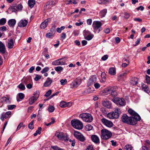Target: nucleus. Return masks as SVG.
<instances>
[{"label":"nucleus","instance_id":"obj_1","mask_svg":"<svg viewBox=\"0 0 150 150\" xmlns=\"http://www.w3.org/2000/svg\"><path fill=\"white\" fill-rule=\"evenodd\" d=\"M122 120L124 123L132 125H134L137 123L134 118L128 117L126 114H124L122 115Z\"/></svg>","mask_w":150,"mask_h":150},{"label":"nucleus","instance_id":"obj_2","mask_svg":"<svg viewBox=\"0 0 150 150\" xmlns=\"http://www.w3.org/2000/svg\"><path fill=\"white\" fill-rule=\"evenodd\" d=\"M79 117L84 122H90L93 120V118L92 115L89 113H85L81 114Z\"/></svg>","mask_w":150,"mask_h":150},{"label":"nucleus","instance_id":"obj_3","mask_svg":"<svg viewBox=\"0 0 150 150\" xmlns=\"http://www.w3.org/2000/svg\"><path fill=\"white\" fill-rule=\"evenodd\" d=\"M71 124L74 128L78 129H81L83 127L82 122L78 120L74 119L72 120Z\"/></svg>","mask_w":150,"mask_h":150},{"label":"nucleus","instance_id":"obj_4","mask_svg":"<svg viewBox=\"0 0 150 150\" xmlns=\"http://www.w3.org/2000/svg\"><path fill=\"white\" fill-rule=\"evenodd\" d=\"M120 110L118 108L115 109L114 111L109 113L107 115V117L110 119L117 118L119 116V111Z\"/></svg>","mask_w":150,"mask_h":150},{"label":"nucleus","instance_id":"obj_5","mask_svg":"<svg viewBox=\"0 0 150 150\" xmlns=\"http://www.w3.org/2000/svg\"><path fill=\"white\" fill-rule=\"evenodd\" d=\"M101 137L104 139H109L112 136V134L110 132L106 129H102L101 130Z\"/></svg>","mask_w":150,"mask_h":150},{"label":"nucleus","instance_id":"obj_6","mask_svg":"<svg viewBox=\"0 0 150 150\" xmlns=\"http://www.w3.org/2000/svg\"><path fill=\"white\" fill-rule=\"evenodd\" d=\"M82 80L80 78L78 77L75 79L70 84L71 87L72 88H77L81 83Z\"/></svg>","mask_w":150,"mask_h":150},{"label":"nucleus","instance_id":"obj_7","mask_svg":"<svg viewBox=\"0 0 150 150\" xmlns=\"http://www.w3.org/2000/svg\"><path fill=\"white\" fill-rule=\"evenodd\" d=\"M128 112L130 115L132 116L131 117L134 118V120H136V122H137V120L139 121L140 120L141 118L139 115L132 109H129L128 110Z\"/></svg>","mask_w":150,"mask_h":150},{"label":"nucleus","instance_id":"obj_8","mask_svg":"<svg viewBox=\"0 0 150 150\" xmlns=\"http://www.w3.org/2000/svg\"><path fill=\"white\" fill-rule=\"evenodd\" d=\"M115 103L121 105H124L125 104V102L124 99L118 97H114L112 100Z\"/></svg>","mask_w":150,"mask_h":150},{"label":"nucleus","instance_id":"obj_9","mask_svg":"<svg viewBox=\"0 0 150 150\" xmlns=\"http://www.w3.org/2000/svg\"><path fill=\"white\" fill-rule=\"evenodd\" d=\"M102 123L105 126L111 127L113 125V123L111 121L108 120L104 118H102L101 120Z\"/></svg>","mask_w":150,"mask_h":150},{"label":"nucleus","instance_id":"obj_10","mask_svg":"<svg viewBox=\"0 0 150 150\" xmlns=\"http://www.w3.org/2000/svg\"><path fill=\"white\" fill-rule=\"evenodd\" d=\"M74 136L80 141L83 142L85 140L84 137L80 132L78 131H75L74 133Z\"/></svg>","mask_w":150,"mask_h":150},{"label":"nucleus","instance_id":"obj_11","mask_svg":"<svg viewBox=\"0 0 150 150\" xmlns=\"http://www.w3.org/2000/svg\"><path fill=\"white\" fill-rule=\"evenodd\" d=\"M102 25V23L99 21H94L93 23L92 26L94 30L98 29Z\"/></svg>","mask_w":150,"mask_h":150},{"label":"nucleus","instance_id":"obj_12","mask_svg":"<svg viewBox=\"0 0 150 150\" xmlns=\"http://www.w3.org/2000/svg\"><path fill=\"white\" fill-rule=\"evenodd\" d=\"M55 135L60 140L64 139L66 140L67 139L66 136L63 132H56Z\"/></svg>","mask_w":150,"mask_h":150},{"label":"nucleus","instance_id":"obj_13","mask_svg":"<svg viewBox=\"0 0 150 150\" xmlns=\"http://www.w3.org/2000/svg\"><path fill=\"white\" fill-rule=\"evenodd\" d=\"M96 79L97 78L95 76H93L91 77L88 81L87 85L89 86L94 84L96 81Z\"/></svg>","mask_w":150,"mask_h":150},{"label":"nucleus","instance_id":"obj_14","mask_svg":"<svg viewBox=\"0 0 150 150\" xmlns=\"http://www.w3.org/2000/svg\"><path fill=\"white\" fill-rule=\"evenodd\" d=\"M23 83L26 85L30 83H32V80L31 77L30 76H27L25 77H24L22 80Z\"/></svg>","mask_w":150,"mask_h":150},{"label":"nucleus","instance_id":"obj_15","mask_svg":"<svg viewBox=\"0 0 150 150\" xmlns=\"http://www.w3.org/2000/svg\"><path fill=\"white\" fill-rule=\"evenodd\" d=\"M0 101L1 103H6L9 104L11 103V100L9 97H3L0 99Z\"/></svg>","mask_w":150,"mask_h":150},{"label":"nucleus","instance_id":"obj_16","mask_svg":"<svg viewBox=\"0 0 150 150\" xmlns=\"http://www.w3.org/2000/svg\"><path fill=\"white\" fill-rule=\"evenodd\" d=\"M28 22L26 20H21L18 23V26L20 27H25L27 25Z\"/></svg>","mask_w":150,"mask_h":150},{"label":"nucleus","instance_id":"obj_17","mask_svg":"<svg viewBox=\"0 0 150 150\" xmlns=\"http://www.w3.org/2000/svg\"><path fill=\"white\" fill-rule=\"evenodd\" d=\"M50 18L46 19L43 23H42L40 27L42 29H44L47 26Z\"/></svg>","mask_w":150,"mask_h":150},{"label":"nucleus","instance_id":"obj_18","mask_svg":"<svg viewBox=\"0 0 150 150\" xmlns=\"http://www.w3.org/2000/svg\"><path fill=\"white\" fill-rule=\"evenodd\" d=\"M6 52V49L4 45L0 41V52L2 54H4Z\"/></svg>","mask_w":150,"mask_h":150},{"label":"nucleus","instance_id":"obj_19","mask_svg":"<svg viewBox=\"0 0 150 150\" xmlns=\"http://www.w3.org/2000/svg\"><path fill=\"white\" fill-rule=\"evenodd\" d=\"M52 80L49 77H48L46 82L44 83V86L45 87H47L50 85L52 83Z\"/></svg>","mask_w":150,"mask_h":150},{"label":"nucleus","instance_id":"obj_20","mask_svg":"<svg viewBox=\"0 0 150 150\" xmlns=\"http://www.w3.org/2000/svg\"><path fill=\"white\" fill-rule=\"evenodd\" d=\"M13 39H11L8 41L7 47L8 48L11 49L13 47Z\"/></svg>","mask_w":150,"mask_h":150},{"label":"nucleus","instance_id":"obj_21","mask_svg":"<svg viewBox=\"0 0 150 150\" xmlns=\"http://www.w3.org/2000/svg\"><path fill=\"white\" fill-rule=\"evenodd\" d=\"M62 59H60L56 60L52 62V64L54 65H62L63 63L60 62V60H62Z\"/></svg>","mask_w":150,"mask_h":150},{"label":"nucleus","instance_id":"obj_22","mask_svg":"<svg viewBox=\"0 0 150 150\" xmlns=\"http://www.w3.org/2000/svg\"><path fill=\"white\" fill-rule=\"evenodd\" d=\"M16 23V21L14 19L9 20L8 22V25L11 27H13Z\"/></svg>","mask_w":150,"mask_h":150},{"label":"nucleus","instance_id":"obj_23","mask_svg":"<svg viewBox=\"0 0 150 150\" xmlns=\"http://www.w3.org/2000/svg\"><path fill=\"white\" fill-rule=\"evenodd\" d=\"M91 138L93 142L96 143H97L99 142L98 137L96 135H93L91 136Z\"/></svg>","mask_w":150,"mask_h":150},{"label":"nucleus","instance_id":"obj_24","mask_svg":"<svg viewBox=\"0 0 150 150\" xmlns=\"http://www.w3.org/2000/svg\"><path fill=\"white\" fill-rule=\"evenodd\" d=\"M102 105L105 107L108 108H110L111 107V104L108 101H104L102 102Z\"/></svg>","mask_w":150,"mask_h":150},{"label":"nucleus","instance_id":"obj_25","mask_svg":"<svg viewBox=\"0 0 150 150\" xmlns=\"http://www.w3.org/2000/svg\"><path fill=\"white\" fill-rule=\"evenodd\" d=\"M142 88L143 90L144 91L147 93L149 92L148 87L144 83L142 84Z\"/></svg>","mask_w":150,"mask_h":150},{"label":"nucleus","instance_id":"obj_26","mask_svg":"<svg viewBox=\"0 0 150 150\" xmlns=\"http://www.w3.org/2000/svg\"><path fill=\"white\" fill-rule=\"evenodd\" d=\"M107 12L106 9H104L100 12V15L101 18L104 17Z\"/></svg>","mask_w":150,"mask_h":150},{"label":"nucleus","instance_id":"obj_27","mask_svg":"<svg viewBox=\"0 0 150 150\" xmlns=\"http://www.w3.org/2000/svg\"><path fill=\"white\" fill-rule=\"evenodd\" d=\"M36 100L33 97H31L29 99V103L30 105H31L33 104Z\"/></svg>","mask_w":150,"mask_h":150},{"label":"nucleus","instance_id":"obj_28","mask_svg":"<svg viewBox=\"0 0 150 150\" xmlns=\"http://www.w3.org/2000/svg\"><path fill=\"white\" fill-rule=\"evenodd\" d=\"M35 4V0H29L28 4L29 6L31 8H32Z\"/></svg>","mask_w":150,"mask_h":150},{"label":"nucleus","instance_id":"obj_29","mask_svg":"<svg viewBox=\"0 0 150 150\" xmlns=\"http://www.w3.org/2000/svg\"><path fill=\"white\" fill-rule=\"evenodd\" d=\"M109 73L111 75H114L116 74V71L114 68H111L109 69Z\"/></svg>","mask_w":150,"mask_h":150},{"label":"nucleus","instance_id":"obj_30","mask_svg":"<svg viewBox=\"0 0 150 150\" xmlns=\"http://www.w3.org/2000/svg\"><path fill=\"white\" fill-rule=\"evenodd\" d=\"M137 79L136 78H132L130 81V83L133 85H136L137 83Z\"/></svg>","mask_w":150,"mask_h":150},{"label":"nucleus","instance_id":"obj_31","mask_svg":"<svg viewBox=\"0 0 150 150\" xmlns=\"http://www.w3.org/2000/svg\"><path fill=\"white\" fill-rule=\"evenodd\" d=\"M112 88L110 87L106 88L104 89V91L107 94H110L111 92H112Z\"/></svg>","mask_w":150,"mask_h":150},{"label":"nucleus","instance_id":"obj_32","mask_svg":"<svg viewBox=\"0 0 150 150\" xmlns=\"http://www.w3.org/2000/svg\"><path fill=\"white\" fill-rule=\"evenodd\" d=\"M8 10L11 12H15L17 11L16 6L10 7L8 8Z\"/></svg>","mask_w":150,"mask_h":150},{"label":"nucleus","instance_id":"obj_33","mask_svg":"<svg viewBox=\"0 0 150 150\" xmlns=\"http://www.w3.org/2000/svg\"><path fill=\"white\" fill-rule=\"evenodd\" d=\"M68 3H67V4H76L78 1L79 0H67Z\"/></svg>","mask_w":150,"mask_h":150},{"label":"nucleus","instance_id":"obj_34","mask_svg":"<svg viewBox=\"0 0 150 150\" xmlns=\"http://www.w3.org/2000/svg\"><path fill=\"white\" fill-rule=\"evenodd\" d=\"M123 14L125 15L124 18L126 19H128L130 17V14L127 12H125L124 13L123 12H122L120 13V15Z\"/></svg>","mask_w":150,"mask_h":150},{"label":"nucleus","instance_id":"obj_35","mask_svg":"<svg viewBox=\"0 0 150 150\" xmlns=\"http://www.w3.org/2000/svg\"><path fill=\"white\" fill-rule=\"evenodd\" d=\"M133 148L131 145L127 144L125 146L124 149L125 150H132Z\"/></svg>","mask_w":150,"mask_h":150},{"label":"nucleus","instance_id":"obj_36","mask_svg":"<svg viewBox=\"0 0 150 150\" xmlns=\"http://www.w3.org/2000/svg\"><path fill=\"white\" fill-rule=\"evenodd\" d=\"M59 106L62 108H64L68 106L67 103L64 101L60 102Z\"/></svg>","mask_w":150,"mask_h":150},{"label":"nucleus","instance_id":"obj_37","mask_svg":"<svg viewBox=\"0 0 150 150\" xmlns=\"http://www.w3.org/2000/svg\"><path fill=\"white\" fill-rule=\"evenodd\" d=\"M93 128V126L89 124L86 125L85 129L86 131H89L91 130Z\"/></svg>","mask_w":150,"mask_h":150},{"label":"nucleus","instance_id":"obj_38","mask_svg":"<svg viewBox=\"0 0 150 150\" xmlns=\"http://www.w3.org/2000/svg\"><path fill=\"white\" fill-rule=\"evenodd\" d=\"M54 4V3L53 1H51L50 2H47L46 4V6H47L50 5V6L48 7V8H49L54 5H55Z\"/></svg>","mask_w":150,"mask_h":150},{"label":"nucleus","instance_id":"obj_39","mask_svg":"<svg viewBox=\"0 0 150 150\" xmlns=\"http://www.w3.org/2000/svg\"><path fill=\"white\" fill-rule=\"evenodd\" d=\"M39 92L38 91H36L34 93V96H33L36 100H37L39 96Z\"/></svg>","mask_w":150,"mask_h":150},{"label":"nucleus","instance_id":"obj_40","mask_svg":"<svg viewBox=\"0 0 150 150\" xmlns=\"http://www.w3.org/2000/svg\"><path fill=\"white\" fill-rule=\"evenodd\" d=\"M6 18H3L0 20V25H4L6 22Z\"/></svg>","mask_w":150,"mask_h":150},{"label":"nucleus","instance_id":"obj_41","mask_svg":"<svg viewBox=\"0 0 150 150\" xmlns=\"http://www.w3.org/2000/svg\"><path fill=\"white\" fill-rule=\"evenodd\" d=\"M18 87L21 90H24L25 88V86L22 83H20L18 85Z\"/></svg>","mask_w":150,"mask_h":150},{"label":"nucleus","instance_id":"obj_42","mask_svg":"<svg viewBox=\"0 0 150 150\" xmlns=\"http://www.w3.org/2000/svg\"><path fill=\"white\" fill-rule=\"evenodd\" d=\"M55 70L57 72L59 71H62L63 68L60 66H58L57 67H55L54 68Z\"/></svg>","mask_w":150,"mask_h":150},{"label":"nucleus","instance_id":"obj_43","mask_svg":"<svg viewBox=\"0 0 150 150\" xmlns=\"http://www.w3.org/2000/svg\"><path fill=\"white\" fill-rule=\"evenodd\" d=\"M67 82V80L66 79H62L60 81V82L62 85H65Z\"/></svg>","mask_w":150,"mask_h":150},{"label":"nucleus","instance_id":"obj_44","mask_svg":"<svg viewBox=\"0 0 150 150\" xmlns=\"http://www.w3.org/2000/svg\"><path fill=\"white\" fill-rule=\"evenodd\" d=\"M51 120H52V121L48 124H47L46 123H45V125H46L47 126H50L52 124H54L55 122V120L53 118H52Z\"/></svg>","mask_w":150,"mask_h":150},{"label":"nucleus","instance_id":"obj_45","mask_svg":"<svg viewBox=\"0 0 150 150\" xmlns=\"http://www.w3.org/2000/svg\"><path fill=\"white\" fill-rule=\"evenodd\" d=\"M54 110V107L52 106H49L48 109V110L50 112H53Z\"/></svg>","mask_w":150,"mask_h":150},{"label":"nucleus","instance_id":"obj_46","mask_svg":"<svg viewBox=\"0 0 150 150\" xmlns=\"http://www.w3.org/2000/svg\"><path fill=\"white\" fill-rule=\"evenodd\" d=\"M93 37V35H89L85 37V38L88 40H89L92 39Z\"/></svg>","mask_w":150,"mask_h":150},{"label":"nucleus","instance_id":"obj_47","mask_svg":"<svg viewBox=\"0 0 150 150\" xmlns=\"http://www.w3.org/2000/svg\"><path fill=\"white\" fill-rule=\"evenodd\" d=\"M65 28V27L64 26H61L60 28H58L57 29V31L58 33H61L62 32V31L64 30Z\"/></svg>","mask_w":150,"mask_h":150},{"label":"nucleus","instance_id":"obj_48","mask_svg":"<svg viewBox=\"0 0 150 150\" xmlns=\"http://www.w3.org/2000/svg\"><path fill=\"white\" fill-rule=\"evenodd\" d=\"M8 110H12L16 107V106L14 105H9L7 106Z\"/></svg>","mask_w":150,"mask_h":150},{"label":"nucleus","instance_id":"obj_49","mask_svg":"<svg viewBox=\"0 0 150 150\" xmlns=\"http://www.w3.org/2000/svg\"><path fill=\"white\" fill-rule=\"evenodd\" d=\"M146 83L148 84H150V76L147 75H146Z\"/></svg>","mask_w":150,"mask_h":150},{"label":"nucleus","instance_id":"obj_50","mask_svg":"<svg viewBox=\"0 0 150 150\" xmlns=\"http://www.w3.org/2000/svg\"><path fill=\"white\" fill-rule=\"evenodd\" d=\"M33 121H32L28 125V128L30 129H33L34 127L33 126Z\"/></svg>","mask_w":150,"mask_h":150},{"label":"nucleus","instance_id":"obj_51","mask_svg":"<svg viewBox=\"0 0 150 150\" xmlns=\"http://www.w3.org/2000/svg\"><path fill=\"white\" fill-rule=\"evenodd\" d=\"M110 94L112 96H117V93L112 88V92H111Z\"/></svg>","mask_w":150,"mask_h":150},{"label":"nucleus","instance_id":"obj_52","mask_svg":"<svg viewBox=\"0 0 150 150\" xmlns=\"http://www.w3.org/2000/svg\"><path fill=\"white\" fill-rule=\"evenodd\" d=\"M129 71H125V72L124 73L121 74L120 75V77H122L123 76H126V75L128 73H129Z\"/></svg>","mask_w":150,"mask_h":150},{"label":"nucleus","instance_id":"obj_53","mask_svg":"<svg viewBox=\"0 0 150 150\" xmlns=\"http://www.w3.org/2000/svg\"><path fill=\"white\" fill-rule=\"evenodd\" d=\"M51 93L52 90H49L46 93L45 96L46 97H48L51 94Z\"/></svg>","mask_w":150,"mask_h":150},{"label":"nucleus","instance_id":"obj_54","mask_svg":"<svg viewBox=\"0 0 150 150\" xmlns=\"http://www.w3.org/2000/svg\"><path fill=\"white\" fill-rule=\"evenodd\" d=\"M11 112L10 111H8L6 112L4 115V118L5 119H7L8 117V116L11 115Z\"/></svg>","mask_w":150,"mask_h":150},{"label":"nucleus","instance_id":"obj_55","mask_svg":"<svg viewBox=\"0 0 150 150\" xmlns=\"http://www.w3.org/2000/svg\"><path fill=\"white\" fill-rule=\"evenodd\" d=\"M18 95L20 99H23L25 97V95L23 93H19Z\"/></svg>","mask_w":150,"mask_h":150},{"label":"nucleus","instance_id":"obj_56","mask_svg":"<svg viewBox=\"0 0 150 150\" xmlns=\"http://www.w3.org/2000/svg\"><path fill=\"white\" fill-rule=\"evenodd\" d=\"M49 70V68L48 67H45L42 70L41 72L42 73H44L47 72Z\"/></svg>","mask_w":150,"mask_h":150},{"label":"nucleus","instance_id":"obj_57","mask_svg":"<svg viewBox=\"0 0 150 150\" xmlns=\"http://www.w3.org/2000/svg\"><path fill=\"white\" fill-rule=\"evenodd\" d=\"M26 85L27 88L28 89H30L32 88L33 87V83H30Z\"/></svg>","mask_w":150,"mask_h":150},{"label":"nucleus","instance_id":"obj_58","mask_svg":"<svg viewBox=\"0 0 150 150\" xmlns=\"http://www.w3.org/2000/svg\"><path fill=\"white\" fill-rule=\"evenodd\" d=\"M41 78V76L40 75H38V74H36L35 75V77L34 78V80L35 81H38L39 79H40Z\"/></svg>","mask_w":150,"mask_h":150},{"label":"nucleus","instance_id":"obj_59","mask_svg":"<svg viewBox=\"0 0 150 150\" xmlns=\"http://www.w3.org/2000/svg\"><path fill=\"white\" fill-rule=\"evenodd\" d=\"M101 77L103 81H105L106 78L105 74L104 73H102L101 75Z\"/></svg>","mask_w":150,"mask_h":150},{"label":"nucleus","instance_id":"obj_60","mask_svg":"<svg viewBox=\"0 0 150 150\" xmlns=\"http://www.w3.org/2000/svg\"><path fill=\"white\" fill-rule=\"evenodd\" d=\"M16 6L17 8V10H21L23 8L21 4H18L17 6Z\"/></svg>","mask_w":150,"mask_h":150},{"label":"nucleus","instance_id":"obj_61","mask_svg":"<svg viewBox=\"0 0 150 150\" xmlns=\"http://www.w3.org/2000/svg\"><path fill=\"white\" fill-rule=\"evenodd\" d=\"M108 57V56L107 55H105L101 58V59L103 61L106 60Z\"/></svg>","mask_w":150,"mask_h":150},{"label":"nucleus","instance_id":"obj_62","mask_svg":"<svg viewBox=\"0 0 150 150\" xmlns=\"http://www.w3.org/2000/svg\"><path fill=\"white\" fill-rule=\"evenodd\" d=\"M61 38L62 40L66 38V34L64 33H62L61 34Z\"/></svg>","mask_w":150,"mask_h":150},{"label":"nucleus","instance_id":"obj_63","mask_svg":"<svg viewBox=\"0 0 150 150\" xmlns=\"http://www.w3.org/2000/svg\"><path fill=\"white\" fill-rule=\"evenodd\" d=\"M94 86L96 89L99 88L100 87V85L98 83H95L94 84Z\"/></svg>","mask_w":150,"mask_h":150},{"label":"nucleus","instance_id":"obj_64","mask_svg":"<svg viewBox=\"0 0 150 150\" xmlns=\"http://www.w3.org/2000/svg\"><path fill=\"white\" fill-rule=\"evenodd\" d=\"M86 150H94V149L92 146L89 145L87 146Z\"/></svg>","mask_w":150,"mask_h":150}]
</instances>
